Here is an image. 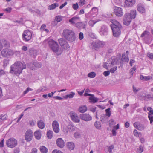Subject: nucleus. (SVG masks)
Here are the masks:
<instances>
[{"instance_id":"1","label":"nucleus","mask_w":153,"mask_h":153,"mask_svg":"<svg viewBox=\"0 0 153 153\" xmlns=\"http://www.w3.org/2000/svg\"><path fill=\"white\" fill-rule=\"evenodd\" d=\"M26 68V65L24 62L20 61H16L11 65L10 72L14 73L16 75H19L22 72L23 69Z\"/></svg>"},{"instance_id":"2","label":"nucleus","mask_w":153,"mask_h":153,"mask_svg":"<svg viewBox=\"0 0 153 153\" xmlns=\"http://www.w3.org/2000/svg\"><path fill=\"white\" fill-rule=\"evenodd\" d=\"M111 22L112 24H111L110 26L113 31V36L117 37L120 34L122 26L120 23L115 19H112Z\"/></svg>"},{"instance_id":"3","label":"nucleus","mask_w":153,"mask_h":153,"mask_svg":"<svg viewBox=\"0 0 153 153\" xmlns=\"http://www.w3.org/2000/svg\"><path fill=\"white\" fill-rule=\"evenodd\" d=\"M48 44L50 48L58 55H60L62 53V49L60 48L56 42L52 39H50L48 41Z\"/></svg>"},{"instance_id":"4","label":"nucleus","mask_w":153,"mask_h":153,"mask_svg":"<svg viewBox=\"0 0 153 153\" xmlns=\"http://www.w3.org/2000/svg\"><path fill=\"white\" fill-rule=\"evenodd\" d=\"M62 36L67 40L73 42L75 40L76 37L74 32L70 29H65L62 33Z\"/></svg>"},{"instance_id":"5","label":"nucleus","mask_w":153,"mask_h":153,"mask_svg":"<svg viewBox=\"0 0 153 153\" xmlns=\"http://www.w3.org/2000/svg\"><path fill=\"white\" fill-rule=\"evenodd\" d=\"M105 44L104 42L97 40L91 43L90 48L93 51H97L99 48L103 47Z\"/></svg>"},{"instance_id":"6","label":"nucleus","mask_w":153,"mask_h":153,"mask_svg":"<svg viewBox=\"0 0 153 153\" xmlns=\"http://www.w3.org/2000/svg\"><path fill=\"white\" fill-rule=\"evenodd\" d=\"M150 33L148 31H145L141 35V37L144 36V40L145 42L147 44H149L153 39V37L150 35Z\"/></svg>"},{"instance_id":"7","label":"nucleus","mask_w":153,"mask_h":153,"mask_svg":"<svg viewBox=\"0 0 153 153\" xmlns=\"http://www.w3.org/2000/svg\"><path fill=\"white\" fill-rule=\"evenodd\" d=\"M32 37V33L29 30H25L22 36V39L23 41L26 42L30 40Z\"/></svg>"},{"instance_id":"8","label":"nucleus","mask_w":153,"mask_h":153,"mask_svg":"<svg viewBox=\"0 0 153 153\" xmlns=\"http://www.w3.org/2000/svg\"><path fill=\"white\" fill-rule=\"evenodd\" d=\"M6 143L8 147L13 148L17 145V142L15 138H11L7 140Z\"/></svg>"},{"instance_id":"9","label":"nucleus","mask_w":153,"mask_h":153,"mask_svg":"<svg viewBox=\"0 0 153 153\" xmlns=\"http://www.w3.org/2000/svg\"><path fill=\"white\" fill-rule=\"evenodd\" d=\"M58 41L62 48L65 50H68L70 46L68 42L65 39L63 38L59 39Z\"/></svg>"},{"instance_id":"10","label":"nucleus","mask_w":153,"mask_h":153,"mask_svg":"<svg viewBox=\"0 0 153 153\" xmlns=\"http://www.w3.org/2000/svg\"><path fill=\"white\" fill-rule=\"evenodd\" d=\"M2 56L4 57H7L12 56L13 54V52L9 48L3 49L1 51Z\"/></svg>"},{"instance_id":"11","label":"nucleus","mask_w":153,"mask_h":153,"mask_svg":"<svg viewBox=\"0 0 153 153\" xmlns=\"http://www.w3.org/2000/svg\"><path fill=\"white\" fill-rule=\"evenodd\" d=\"M76 127L71 124H70L68 126H64L63 128V131L65 133L67 134L68 132L74 131L75 130Z\"/></svg>"},{"instance_id":"12","label":"nucleus","mask_w":153,"mask_h":153,"mask_svg":"<svg viewBox=\"0 0 153 153\" xmlns=\"http://www.w3.org/2000/svg\"><path fill=\"white\" fill-rule=\"evenodd\" d=\"M132 19L130 16V13H126L124 16L123 19V23L126 25H128L131 22Z\"/></svg>"},{"instance_id":"13","label":"nucleus","mask_w":153,"mask_h":153,"mask_svg":"<svg viewBox=\"0 0 153 153\" xmlns=\"http://www.w3.org/2000/svg\"><path fill=\"white\" fill-rule=\"evenodd\" d=\"M33 137V133L30 129H28L25 134V139L27 142L31 141Z\"/></svg>"},{"instance_id":"14","label":"nucleus","mask_w":153,"mask_h":153,"mask_svg":"<svg viewBox=\"0 0 153 153\" xmlns=\"http://www.w3.org/2000/svg\"><path fill=\"white\" fill-rule=\"evenodd\" d=\"M79 117L81 119L86 122L90 121L92 119V117L86 113L80 114Z\"/></svg>"},{"instance_id":"15","label":"nucleus","mask_w":153,"mask_h":153,"mask_svg":"<svg viewBox=\"0 0 153 153\" xmlns=\"http://www.w3.org/2000/svg\"><path fill=\"white\" fill-rule=\"evenodd\" d=\"M70 114L71 119L72 121L77 123L80 122V120L76 114L73 111H71L70 113Z\"/></svg>"},{"instance_id":"16","label":"nucleus","mask_w":153,"mask_h":153,"mask_svg":"<svg viewBox=\"0 0 153 153\" xmlns=\"http://www.w3.org/2000/svg\"><path fill=\"white\" fill-rule=\"evenodd\" d=\"M108 28L105 25H102L99 30V33L101 36H106L108 34Z\"/></svg>"},{"instance_id":"17","label":"nucleus","mask_w":153,"mask_h":153,"mask_svg":"<svg viewBox=\"0 0 153 153\" xmlns=\"http://www.w3.org/2000/svg\"><path fill=\"white\" fill-rule=\"evenodd\" d=\"M52 126L53 131L56 133H58L59 131V124L57 121H53L52 123Z\"/></svg>"},{"instance_id":"18","label":"nucleus","mask_w":153,"mask_h":153,"mask_svg":"<svg viewBox=\"0 0 153 153\" xmlns=\"http://www.w3.org/2000/svg\"><path fill=\"white\" fill-rule=\"evenodd\" d=\"M136 3V0H125L124 4L125 7H131Z\"/></svg>"},{"instance_id":"19","label":"nucleus","mask_w":153,"mask_h":153,"mask_svg":"<svg viewBox=\"0 0 153 153\" xmlns=\"http://www.w3.org/2000/svg\"><path fill=\"white\" fill-rule=\"evenodd\" d=\"M114 12L116 15L118 16H121L123 15L121 8L115 7H114Z\"/></svg>"},{"instance_id":"20","label":"nucleus","mask_w":153,"mask_h":153,"mask_svg":"<svg viewBox=\"0 0 153 153\" xmlns=\"http://www.w3.org/2000/svg\"><path fill=\"white\" fill-rule=\"evenodd\" d=\"M137 10L141 13H145L146 12L144 5L141 3L137 4Z\"/></svg>"},{"instance_id":"21","label":"nucleus","mask_w":153,"mask_h":153,"mask_svg":"<svg viewBox=\"0 0 153 153\" xmlns=\"http://www.w3.org/2000/svg\"><path fill=\"white\" fill-rule=\"evenodd\" d=\"M134 125L136 128L140 131L143 130L145 128V127L143 124L140 123L138 122H135L134 123Z\"/></svg>"},{"instance_id":"22","label":"nucleus","mask_w":153,"mask_h":153,"mask_svg":"<svg viewBox=\"0 0 153 153\" xmlns=\"http://www.w3.org/2000/svg\"><path fill=\"white\" fill-rule=\"evenodd\" d=\"M56 144L57 146L60 148H62L64 146V142L61 138H59L57 140Z\"/></svg>"},{"instance_id":"23","label":"nucleus","mask_w":153,"mask_h":153,"mask_svg":"<svg viewBox=\"0 0 153 153\" xmlns=\"http://www.w3.org/2000/svg\"><path fill=\"white\" fill-rule=\"evenodd\" d=\"M80 20V18L79 17L75 16L69 20V22L72 24H76Z\"/></svg>"},{"instance_id":"24","label":"nucleus","mask_w":153,"mask_h":153,"mask_svg":"<svg viewBox=\"0 0 153 153\" xmlns=\"http://www.w3.org/2000/svg\"><path fill=\"white\" fill-rule=\"evenodd\" d=\"M34 136L36 139L39 140L41 137V131L39 130H37L34 133Z\"/></svg>"},{"instance_id":"25","label":"nucleus","mask_w":153,"mask_h":153,"mask_svg":"<svg viewBox=\"0 0 153 153\" xmlns=\"http://www.w3.org/2000/svg\"><path fill=\"white\" fill-rule=\"evenodd\" d=\"M38 127L41 129H43L45 128V124L43 121L41 120H38L37 122Z\"/></svg>"},{"instance_id":"26","label":"nucleus","mask_w":153,"mask_h":153,"mask_svg":"<svg viewBox=\"0 0 153 153\" xmlns=\"http://www.w3.org/2000/svg\"><path fill=\"white\" fill-rule=\"evenodd\" d=\"M100 121L101 122L104 123L108 122V117H107L105 114L102 115L100 117Z\"/></svg>"},{"instance_id":"27","label":"nucleus","mask_w":153,"mask_h":153,"mask_svg":"<svg viewBox=\"0 0 153 153\" xmlns=\"http://www.w3.org/2000/svg\"><path fill=\"white\" fill-rule=\"evenodd\" d=\"M130 16L131 17L132 19H134L137 15V11L135 9L131 10L130 11Z\"/></svg>"},{"instance_id":"28","label":"nucleus","mask_w":153,"mask_h":153,"mask_svg":"<svg viewBox=\"0 0 153 153\" xmlns=\"http://www.w3.org/2000/svg\"><path fill=\"white\" fill-rule=\"evenodd\" d=\"M89 102L91 103H95L98 101L99 99L95 97L94 96V97H91L89 98Z\"/></svg>"},{"instance_id":"29","label":"nucleus","mask_w":153,"mask_h":153,"mask_svg":"<svg viewBox=\"0 0 153 153\" xmlns=\"http://www.w3.org/2000/svg\"><path fill=\"white\" fill-rule=\"evenodd\" d=\"M121 60L123 62H128L129 59L128 57V55H126L125 53H123L122 55Z\"/></svg>"},{"instance_id":"30","label":"nucleus","mask_w":153,"mask_h":153,"mask_svg":"<svg viewBox=\"0 0 153 153\" xmlns=\"http://www.w3.org/2000/svg\"><path fill=\"white\" fill-rule=\"evenodd\" d=\"M95 16V14H93L92 11H90V12L85 14L86 18L88 19H90Z\"/></svg>"},{"instance_id":"31","label":"nucleus","mask_w":153,"mask_h":153,"mask_svg":"<svg viewBox=\"0 0 153 153\" xmlns=\"http://www.w3.org/2000/svg\"><path fill=\"white\" fill-rule=\"evenodd\" d=\"M78 110L81 113H84L87 111V108L86 106H81L79 108Z\"/></svg>"},{"instance_id":"32","label":"nucleus","mask_w":153,"mask_h":153,"mask_svg":"<svg viewBox=\"0 0 153 153\" xmlns=\"http://www.w3.org/2000/svg\"><path fill=\"white\" fill-rule=\"evenodd\" d=\"M1 43L3 45V47H9L10 46V45L9 42L6 40H3L2 41Z\"/></svg>"},{"instance_id":"33","label":"nucleus","mask_w":153,"mask_h":153,"mask_svg":"<svg viewBox=\"0 0 153 153\" xmlns=\"http://www.w3.org/2000/svg\"><path fill=\"white\" fill-rule=\"evenodd\" d=\"M116 58L115 56H112L110 59L108 61V62H111V64H112V65H114L116 63Z\"/></svg>"},{"instance_id":"34","label":"nucleus","mask_w":153,"mask_h":153,"mask_svg":"<svg viewBox=\"0 0 153 153\" xmlns=\"http://www.w3.org/2000/svg\"><path fill=\"white\" fill-rule=\"evenodd\" d=\"M94 125L97 129H100L101 127V125L100 122L98 121H96L94 123Z\"/></svg>"},{"instance_id":"35","label":"nucleus","mask_w":153,"mask_h":153,"mask_svg":"<svg viewBox=\"0 0 153 153\" xmlns=\"http://www.w3.org/2000/svg\"><path fill=\"white\" fill-rule=\"evenodd\" d=\"M40 150L42 153H47L48 152L47 148L44 146H41L40 147Z\"/></svg>"},{"instance_id":"36","label":"nucleus","mask_w":153,"mask_h":153,"mask_svg":"<svg viewBox=\"0 0 153 153\" xmlns=\"http://www.w3.org/2000/svg\"><path fill=\"white\" fill-rule=\"evenodd\" d=\"M68 147L70 150H73L74 147V145L73 143L71 142H68L67 143Z\"/></svg>"},{"instance_id":"37","label":"nucleus","mask_w":153,"mask_h":153,"mask_svg":"<svg viewBox=\"0 0 153 153\" xmlns=\"http://www.w3.org/2000/svg\"><path fill=\"white\" fill-rule=\"evenodd\" d=\"M140 79L142 80L147 81L150 80L151 79V77L150 76H144L143 75H140Z\"/></svg>"},{"instance_id":"38","label":"nucleus","mask_w":153,"mask_h":153,"mask_svg":"<svg viewBox=\"0 0 153 153\" xmlns=\"http://www.w3.org/2000/svg\"><path fill=\"white\" fill-rule=\"evenodd\" d=\"M58 6V4H53L48 6V9L50 10H53L56 7Z\"/></svg>"},{"instance_id":"39","label":"nucleus","mask_w":153,"mask_h":153,"mask_svg":"<svg viewBox=\"0 0 153 153\" xmlns=\"http://www.w3.org/2000/svg\"><path fill=\"white\" fill-rule=\"evenodd\" d=\"M53 132L52 131H48L47 133V136L48 139H51L53 137Z\"/></svg>"},{"instance_id":"40","label":"nucleus","mask_w":153,"mask_h":153,"mask_svg":"<svg viewBox=\"0 0 153 153\" xmlns=\"http://www.w3.org/2000/svg\"><path fill=\"white\" fill-rule=\"evenodd\" d=\"M71 94H68L64 97L65 98H72L75 95V93L74 92H71L70 93Z\"/></svg>"},{"instance_id":"41","label":"nucleus","mask_w":153,"mask_h":153,"mask_svg":"<svg viewBox=\"0 0 153 153\" xmlns=\"http://www.w3.org/2000/svg\"><path fill=\"white\" fill-rule=\"evenodd\" d=\"M96 73L94 72H92L88 73V76L91 78H94L96 76Z\"/></svg>"},{"instance_id":"42","label":"nucleus","mask_w":153,"mask_h":153,"mask_svg":"<svg viewBox=\"0 0 153 153\" xmlns=\"http://www.w3.org/2000/svg\"><path fill=\"white\" fill-rule=\"evenodd\" d=\"M99 21V20H97V21H95L93 20H90L88 24L90 26L92 27L96 22Z\"/></svg>"},{"instance_id":"43","label":"nucleus","mask_w":153,"mask_h":153,"mask_svg":"<svg viewBox=\"0 0 153 153\" xmlns=\"http://www.w3.org/2000/svg\"><path fill=\"white\" fill-rule=\"evenodd\" d=\"M106 112L105 116L109 117L111 115V112L110 111V108H108L105 110Z\"/></svg>"},{"instance_id":"44","label":"nucleus","mask_w":153,"mask_h":153,"mask_svg":"<svg viewBox=\"0 0 153 153\" xmlns=\"http://www.w3.org/2000/svg\"><path fill=\"white\" fill-rule=\"evenodd\" d=\"M116 123L114 121L113 119H111L109 120V125L110 127H112Z\"/></svg>"},{"instance_id":"45","label":"nucleus","mask_w":153,"mask_h":153,"mask_svg":"<svg viewBox=\"0 0 153 153\" xmlns=\"http://www.w3.org/2000/svg\"><path fill=\"white\" fill-rule=\"evenodd\" d=\"M34 68L35 67L39 68L41 67V65L39 62H34Z\"/></svg>"},{"instance_id":"46","label":"nucleus","mask_w":153,"mask_h":153,"mask_svg":"<svg viewBox=\"0 0 153 153\" xmlns=\"http://www.w3.org/2000/svg\"><path fill=\"white\" fill-rule=\"evenodd\" d=\"M29 68H31L32 70L34 69V62H30L28 64Z\"/></svg>"},{"instance_id":"47","label":"nucleus","mask_w":153,"mask_h":153,"mask_svg":"<svg viewBox=\"0 0 153 153\" xmlns=\"http://www.w3.org/2000/svg\"><path fill=\"white\" fill-rule=\"evenodd\" d=\"M9 60L7 59H5L3 61V66L4 67H6L7 65L9 64Z\"/></svg>"},{"instance_id":"48","label":"nucleus","mask_w":153,"mask_h":153,"mask_svg":"<svg viewBox=\"0 0 153 153\" xmlns=\"http://www.w3.org/2000/svg\"><path fill=\"white\" fill-rule=\"evenodd\" d=\"M55 19L58 22L62 20V18L60 16H57L55 17Z\"/></svg>"},{"instance_id":"49","label":"nucleus","mask_w":153,"mask_h":153,"mask_svg":"<svg viewBox=\"0 0 153 153\" xmlns=\"http://www.w3.org/2000/svg\"><path fill=\"white\" fill-rule=\"evenodd\" d=\"M12 10V8L10 7H7L6 9H4L3 11H6L7 13H10Z\"/></svg>"},{"instance_id":"50","label":"nucleus","mask_w":153,"mask_h":153,"mask_svg":"<svg viewBox=\"0 0 153 153\" xmlns=\"http://www.w3.org/2000/svg\"><path fill=\"white\" fill-rule=\"evenodd\" d=\"M91 11H92L93 12H94V14H95V16L97 15V12H98V9L96 7H93L92 9V10Z\"/></svg>"},{"instance_id":"51","label":"nucleus","mask_w":153,"mask_h":153,"mask_svg":"<svg viewBox=\"0 0 153 153\" xmlns=\"http://www.w3.org/2000/svg\"><path fill=\"white\" fill-rule=\"evenodd\" d=\"M87 23L86 21L82 22V26L81 27H82L83 29H85L86 28V25H87Z\"/></svg>"},{"instance_id":"52","label":"nucleus","mask_w":153,"mask_h":153,"mask_svg":"<svg viewBox=\"0 0 153 153\" xmlns=\"http://www.w3.org/2000/svg\"><path fill=\"white\" fill-rule=\"evenodd\" d=\"M137 151L139 153H142L143 151V147L142 146H140L137 149Z\"/></svg>"},{"instance_id":"53","label":"nucleus","mask_w":153,"mask_h":153,"mask_svg":"<svg viewBox=\"0 0 153 153\" xmlns=\"http://www.w3.org/2000/svg\"><path fill=\"white\" fill-rule=\"evenodd\" d=\"M72 7L73 9L75 10L77 9L79 7L78 4L77 3H76L75 4H73Z\"/></svg>"},{"instance_id":"54","label":"nucleus","mask_w":153,"mask_h":153,"mask_svg":"<svg viewBox=\"0 0 153 153\" xmlns=\"http://www.w3.org/2000/svg\"><path fill=\"white\" fill-rule=\"evenodd\" d=\"M114 146L113 145H111L108 147V151L109 153L112 152V150L114 149Z\"/></svg>"},{"instance_id":"55","label":"nucleus","mask_w":153,"mask_h":153,"mask_svg":"<svg viewBox=\"0 0 153 153\" xmlns=\"http://www.w3.org/2000/svg\"><path fill=\"white\" fill-rule=\"evenodd\" d=\"M85 3V0H80L79 2V5L80 6H82Z\"/></svg>"},{"instance_id":"56","label":"nucleus","mask_w":153,"mask_h":153,"mask_svg":"<svg viewBox=\"0 0 153 153\" xmlns=\"http://www.w3.org/2000/svg\"><path fill=\"white\" fill-rule=\"evenodd\" d=\"M117 69V67L115 66L113 68H111L110 70V72L111 73H114Z\"/></svg>"},{"instance_id":"57","label":"nucleus","mask_w":153,"mask_h":153,"mask_svg":"<svg viewBox=\"0 0 153 153\" xmlns=\"http://www.w3.org/2000/svg\"><path fill=\"white\" fill-rule=\"evenodd\" d=\"M136 68H135V67H134V66L133 68H131V70H130V72L132 76L133 75L134 72L136 70Z\"/></svg>"},{"instance_id":"58","label":"nucleus","mask_w":153,"mask_h":153,"mask_svg":"<svg viewBox=\"0 0 153 153\" xmlns=\"http://www.w3.org/2000/svg\"><path fill=\"white\" fill-rule=\"evenodd\" d=\"M110 64V63L108 62V61L107 62L104 63L103 64V66L104 68H106L107 69H108V66L107 64Z\"/></svg>"},{"instance_id":"59","label":"nucleus","mask_w":153,"mask_h":153,"mask_svg":"<svg viewBox=\"0 0 153 153\" xmlns=\"http://www.w3.org/2000/svg\"><path fill=\"white\" fill-rule=\"evenodd\" d=\"M143 97L145 98V97H146L148 99H149V98H153V95H151L150 94H148L146 96H143ZM145 99V98H144V100Z\"/></svg>"},{"instance_id":"60","label":"nucleus","mask_w":153,"mask_h":153,"mask_svg":"<svg viewBox=\"0 0 153 153\" xmlns=\"http://www.w3.org/2000/svg\"><path fill=\"white\" fill-rule=\"evenodd\" d=\"M114 1L117 4H120L122 2V0H114Z\"/></svg>"},{"instance_id":"61","label":"nucleus","mask_w":153,"mask_h":153,"mask_svg":"<svg viewBox=\"0 0 153 153\" xmlns=\"http://www.w3.org/2000/svg\"><path fill=\"white\" fill-rule=\"evenodd\" d=\"M32 90V89L28 87L25 91H24L23 94H25L27 93L29 91H31Z\"/></svg>"},{"instance_id":"62","label":"nucleus","mask_w":153,"mask_h":153,"mask_svg":"<svg viewBox=\"0 0 153 153\" xmlns=\"http://www.w3.org/2000/svg\"><path fill=\"white\" fill-rule=\"evenodd\" d=\"M147 56L150 59H153V53H148Z\"/></svg>"},{"instance_id":"63","label":"nucleus","mask_w":153,"mask_h":153,"mask_svg":"<svg viewBox=\"0 0 153 153\" xmlns=\"http://www.w3.org/2000/svg\"><path fill=\"white\" fill-rule=\"evenodd\" d=\"M82 22H77L76 24V27L78 28H79L81 27L82 26Z\"/></svg>"},{"instance_id":"64","label":"nucleus","mask_w":153,"mask_h":153,"mask_svg":"<svg viewBox=\"0 0 153 153\" xmlns=\"http://www.w3.org/2000/svg\"><path fill=\"white\" fill-rule=\"evenodd\" d=\"M148 117L150 120V123H151L152 122H153V116L152 115L150 116L149 114V115H148Z\"/></svg>"}]
</instances>
